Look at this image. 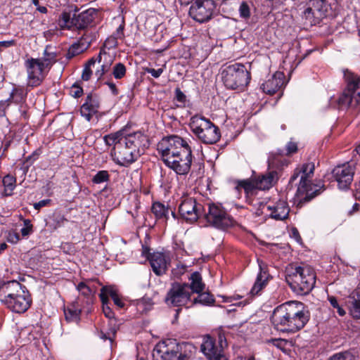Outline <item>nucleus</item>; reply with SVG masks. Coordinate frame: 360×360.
I'll return each mask as SVG.
<instances>
[{"instance_id":"obj_1","label":"nucleus","mask_w":360,"mask_h":360,"mask_svg":"<svg viewBox=\"0 0 360 360\" xmlns=\"http://www.w3.org/2000/svg\"><path fill=\"white\" fill-rule=\"evenodd\" d=\"M309 319V312L301 302H290L277 307L271 321L278 331L294 333L301 330Z\"/></svg>"},{"instance_id":"obj_2","label":"nucleus","mask_w":360,"mask_h":360,"mask_svg":"<svg viewBox=\"0 0 360 360\" xmlns=\"http://www.w3.org/2000/svg\"><path fill=\"white\" fill-rule=\"evenodd\" d=\"M148 146L147 136L139 131L121 139L117 146L113 147L111 155L116 164L128 167L136 161L144 149Z\"/></svg>"},{"instance_id":"obj_3","label":"nucleus","mask_w":360,"mask_h":360,"mask_svg":"<svg viewBox=\"0 0 360 360\" xmlns=\"http://www.w3.org/2000/svg\"><path fill=\"white\" fill-rule=\"evenodd\" d=\"M195 347L190 343H177L173 340L159 342L154 348L153 360H190Z\"/></svg>"},{"instance_id":"obj_4","label":"nucleus","mask_w":360,"mask_h":360,"mask_svg":"<svg viewBox=\"0 0 360 360\" xmlns=\"http://www.w3.org/2000/svg\"><path fill=\"white\" fill-rule=\"evenodd\" d=\"M285 280L293 292L306 295L314 287L316 275L309 266H290L287 269Z\"/></svg>"},{"instance_id":"obj_5","label":"nucleus","mask_w":360,"mask_h":360,"mask_svg":"<svg viewBox=\"0 0 360 360\" xmlns=\"http://www.w3.org/2000/svg\"><path fill=\"white\" fill-rule=\"evenodd\" d=\"M221 78L226 88L242 91L249 84L251 76L243 64L234 63L223 69Z\"/></svg>"},{"instance_id":"obj_6","label":"nucleus","mask_w":360,"mask_h":360,"mask_svg":"<svg viewBox=\"0 0 360 360\" xmlns=\"http://www.w3.org/2000/svg\"><path fill=\"white\" fill-rule=\"evenodd\" d=\"M314 169V164L308 162L304 164L300 169L302 175L297 188V193L300 195L298 206H302L304 203L309 202L325 190L324 186H320L310 183Z\"/></svg>"},{"instance_id":"obj_7","label":"nucleus","mask_w":360,"mask_h":360,"mask_svg":"<svg viewBox=\"0 0 360 360\" xmlns=\"http://www.w3.org/2000/svg\"><path fill=\"white\" fill-rule=\"evenodd\" d=\"M189 125L193 133L205 144L216 143L221 137L219 129L204 117L193 116Z\"/></svg>"},{"instance_id":"obj_8","label":"nucleus","mask_w":360,"mask_h":360,"mask_svg":"<svg viewBox=\"0 0 360 360\" xmlns=\"http://www.w3.org/2000/svg\"><path fill=\"white\" fill-rule=\"evenodd\" d=\"M344 77L347 89L338 98V105L341 108H356L360 106V77L347 70L344 72Z\"/></svg>"},{"instance_id":"obj_9","label":"nucleus","mask_w":360,"mask_h":360,"mask_svg":"<svg viewBox=\"0 0 360 360\" xmlns=\"http://www.w3.org/2000/svg\"><path fill=\"white\" fill-rule=\"evenodd\" d=\"M191 140L184 139L179 136L172 135L162 140L158 145V150L162 158L174 157L182 154L183 152L192 153Z\"/></svg>"},{"instance_id":"obj_10","label":"nucleus","mask_w":360,"mask_h":360,"mask_svg":"<svg viewBox=\"0 0 360 360\" xmlns=\"http://www.w3.org/2000/svg\"><path fill=\"white\" fill-rule=\"evenodd\" d=\"M96 11L94 9H87L79 13L76 11L70 13L63 12L59 17L58 22L62 28L77 30H86L93 22Z\"/></svg>"},{"instance_id":"obj_11","label":"nucleus","mask_w":360,"mask_h":360,"mask_svg":"<svg viewBox=\"0 0 360 360\" xmlns=\"http://www.w3.org/2000/svg\"><path fill=\"white\" fill-rule=\"evenodd\" d=\"M202 217L210 225L220 229L231 227L235 224L234 219L219 204H207V208L204 207Z\"/></svg>"},{"instance_id":"obj_12","label":"nucleus","mask_w":360,"mask_h":360,"mask_svg":"<svg viewBox=\"0 0 360 360\" xmlns=\"http://www.w3.org/2000/svg\"><path fill=\"white\" fill-rule=\"evenodd\" d=\"M165 302L168 306L186 307L191 304V292L188 291V283L175 282L172 284L171 288L165 297Z\"/></svg>"},{"instance_id":"obj_13","label":"nucleus","mask_w":360,"mask_h":360,"mask_svg":"<svg viewBox=\"0 0 360 360\" xmlns=\"http://www.w3.org/2000/svg\"><path fill=\"white\" fill-rule=\"evenodd\" d=\"M214 0H195L189 9V15L195 21L203 23L211 20L216 13Z\"/></svg>"},{"instance_id":"obj_14","label":"nucleus","mask_w":360,"mask_h":360,"mask_svg":"<svg viewBox=\"0 0 360 360\" xmlns=\"http://www.w3.org/2000/svg\"><path fill=\"white\" fill-rule=\"evenodd\" d=\"M204 207L197 202L195 198L183 196L179 206V213L182 219L188 222L193 223L202 216Z\"/></svg>"},{"instance_id":"obj_15","label":"nucleus","mask_w":360,"mask_h":360,"mask_svg":"<svg viewBox=\"0 0 360 360\" xmlns=\"http://www.w3.org/2000/svg\"><path fill=\"white\" fill-rule=\"evenodd\" d=\"M49 63L43 62L40 58H29L25 60V66L27 72V85L32 87L38 86L44 79V70Z\"/></svg>"},{"instance_id":"obj_16","label":"nucleus","mask_w":360,"mask_h":360,"mask_svg":"<svg viewBox=\"0 0 360 360\" xmlns=\"http://www.w3.org/2000/svg\"><path fill=\"white\" fill-rule=\"evenodd\" d=\"M192 153H185L176 155L174 157L163 158L162 160L165 164L177 174L184 175L189 172L192 164Z\"/></svg>"},{"instance_id":"obj_17","label":"nucleus","mask_w":360,"mask_h":360,"mask_svg":"<svg viewBox=\"0 0 360 360\" xmlns=\"http://www.w3.org/2000/svg\"><path fill=\"white\" fill-rule=\"evenodd\" d=\"M332 173L339 188L348 189L353 181L355 167L353 164H343L335 167Z\"/></svg>"},{"instance_id":"obj_18","label":"nucleus","mask_w":360,"mask_h":360,"mask_svg":"<svg viewBox=\"0 0 360 360\" xmlns=\"http://www.w3.org/2000/svg\"><path fill=\"white\" fill-rule=\"evenodd\" d=\"M153 272L157 276H161L166 273L170 265V257L168 253L155 252L148 256Z\"/></svg>"},{"instance_id":"obj_19","label":"nucleus","mask_w":360,"mask_h":360,"mask_svg":"<svg viewBox=\"0 0 360 360\" xmlns=\"http://www.w3.org/2000/svg\"><path fill=\"white\" fill-rule=\"evenodd\" d=\"M31 302L30 293L27 290L8 300H6L4 304L13 312L24 313L30 307Z\"/></svg>"},{"instance_id":"obj_20","label":"nucleus","mask_w":360,"mask_h":360,"mask_svg":"<svg viewBox=\"0 0 360 360\" xmlns=\"http://www.w3.org/2000/svg\"><path fill=\"white\" fill-rule=\"evenodd\" d=\"M201 350L210 360H228L224 354V348L217 345L216 341L210 337L204 340Z\"/></svg>"},{"instance_id":"obj_21","label":"nucleus","mask_w":360,"mask_h":360,"mask_svg":"<svg viewBox=\"0 0 360 360\" xmlns=\"http://www.w3.org/2000/svg\"><path fill=\"white\" fill-rule=\"evenodd\" d=\"M27 290L25 285H22L15 280L4 283L0 286V300L1 302L4 303L6 300H8L12 297L17 296V295L21 294Z\"/></svg>"},{"instance_id":"obj_22","label":"nucleus","mask_w":360,"mask_h":360,"mask_svg":"<svg viewBox=\"0 0 360 360\" xmlns=\"http://www.w3.org/2000/svg\"><path fill=\"white\" fill-rule=\"evenodd\" d=\"M100 108V99L98 95L90 94L84 104L81 106L80 113L87 121H90L92 116L97 113Z\"/></svg>"},{"instance_id":"obj_23","label":"nucleus","mask_w":360,"mask_h":360,"mask_svg":"<svg viewBox=\"0 0 360 360\" xmlns=\"http://www.w3.org/2000/svg\"><path fill=\"white\" fill-rule=\"evenodd\" d=\"M311 7H309L304 11V16L307 19L311 18L315 15H319V18L326 16L330 9V0H311Z\"/></svg>"},{"instance_id":"obj_24","label":"nucleus","mask_w":360,"mask_h":360,"mask_svg":"<svg viewBox=\"0 0 360 360\" xmlns=\"http://www.w3.org/2000/svg\"><path fill=\"white\" fill-rule=\"evenodd\" d=\"M285 84V75L282 72H276L269 79L261 86L263 91L267 94L273 95Z\"/></svg>"},{"instance_id":"obj_25","label":"nucleus","mask_w":360,"mask_h":360,"mask_svg":"<svg viewBox=\"0 0 360 360\" xmlns=\"http://www.w3.org/2000/svg\"><path fill=\"white\" fill-rule=\"evenodd\" d=\"M269 211V217L276 220H284L288 218L290 209L287 202L283 200L277 202L274 205L270 206L264 205L262 212Z\"/></svg>"},{"instance_id":"obj_26","label":"nucleus","mask_w":360,"mask_h":360,"mask_svg":"<svg viewBox=\"0 0 360 360\" xmlns=\"http://www.w3.org/2000/svg\"><path fill=\"white\" fill-rule=\"evenodd\" d=\"M262 262H260L259 266L260 272L257 276L256 281L250 290L252 295H257L259 292L266 285L268 281V274L263 270Z\"/></svg>"},{"instance_id":"obj_27","label":"nucleus","mask_w":360,"mask_h":360,"mask_svg":"<svg viewBox=\"0 0 360 360\" xmlns=\"http://www.w3.org/2000/svg\"><path fill=\"white\" fill-rule=\"evenodd\" d=\"M277 179V172L271 171L259 176L256 181L257 182V189L266 190L271 187Z\"/></svg>"},{"instance_id":"obj_28","label":"nucleus","mask_w":360,"mask_h":360,"mask_svg":"<svg viewBox=\"0 0 360 360\" xmlns=\"http://www.w3.org/2000/svg\"><path fill=\"white\" fill-rule=\"evenodd\" d=\"M198 296L191 299V302L188 307H191L195 304H202L204 306L213 305L215 302L214 297L209 292L201 291V292H196Z\"/></svg>"},{"instance_id":"obj_29","label":"nucleus","mask_w":360,"mask_h":360,"mask_svg":"<svg viewBox=\"0 0 360 360\" xmlns=\"http://www.w3.org/2000/svg\"><path fill=\"white\" fill-rule=\"evenodd\" d=\"M188 279L191 281V283L188 284V290H191V294L201 292L205 290V284L202 282V276L199 272H193Z\"/></svg>"},{"instance_id":"obj_30","label":"nucleus","mask_w":360,"mask_h":360,"mask_svg":"<svg viewBox=\"0 0 360 360\" xmlns=\"http://www.w3.org/2000/svg\"><path fill=\"white\" fill-rule=\"evenodd\" d=\"M349 314L355 319H360V294L351 297L348 302Z\"/></svg>"},{"instance_id":"obj_31","label":"nucleus","mask_w":360,"mask_h":360,"mask_svg":"<svg viewBox=\"0 0 360 360\" xmlns=\"http://www.w3.org/2000/svg\"><path fill=\"white\" fill-rule=\"evenodd\" d=\"M101 293H105L107 295V297L110 296L112 299L115 304L119 308H123L124 306V303L119 297L115 289L112 287H103L101 289Z\"/></svg>"},{"instance_id":"obj_32","label":"nucleus","mask_w":360,"mask_h":360,"mask_svg":"<svg viewBox=\"0 0 360 360\" xmlns=\"http://www.w3.org/2000/svg\"><path fill=\"white\" fill-rule=\"evenodd\" d=\"M152 212L158 219H167L169 208L165 207V205L160 202H155L152 205Z\"/></svg>"},{"instance_id":"obj_33","label":"nucleus","mask_w":360,"mask_h":360,"mask_svg":"<svg viewBox=\"0 0 360 360\" xmlns=\"http://www.w3.org/2000/svg\"><path fill=\"white\" fill-rule=\"evenodd\" d=\"M252 6L253 3L251 1H241L238 8L240 17L245 20L250 18Z\"/></svg>"},{"instance_id":"obj_34","label":"nucleus","mask_w":360,"mask_h":360,"mask_svg":"<svg viewBox=\"0 0 360 360\" xmlns=\"http://www.w3.org/2000/svg\"><path fill=\"white\" fill-rule=\"evenodd\" d=\"M127 135H124L122 131H117L114 134H110L104 136V141L108 146H114L116 147L117 145L121 141V139H124Z\"/></svg>"},{"instance_id":"obj_35","label":"nucleus","mask_w":360,"mask_h":360,"mask_svg":"<svg viewBox=\"0 0 360 360\" xmlns=\"http://www.w3.org/2000/svg\"><path fill=\"white\" fill-rule=\"evenodd\" d=\"M15 177L11 175H6L3 179V185L4 186V193L6 195H11L15 187Z\"/></svg>"},{"instance_id":"obj_36","label":"nucleus","mask_w":360,"mask_h":360,"mask_svg":"<svg viewBox=\"0 0 360 360\" xmlns=\"http://www.w3.org/2000/svg\"><path fill=\"white\" fill-rule=\"evenodd\" d=\"M77 289L82 295L87 299V303H91L92 302L93 292L85 283H79L77 286Z\"/></svg>"},{"instance_id":"obj_37","label":"nucleus","mask_w":360,"mask_h":360,"mask_svg":"<svg viewBox=\"0 0 360 360\" xmlns=\"http://www.w3.org/2000/svg\"><path fill=\"white\" fill-rule=\"evenodd\" d=\"M237 189L243 188L247 193H252L255 189L257 188V182L250 180H243L238 183Z\"/></svg>"},{"instance_id":"obj_38","label":"nucleus","mask_w":360,"mask_h":360,"mask_svg":"<svg viewBox=\"0 0 360 360\" xmlns=\"http://www.w3.org/2000/svg\"><path fill=\"white\" fill-rule=\"evenodd\" d=\"M101 300L103 304V311L104 315L109 319H114V312L108 306V297L105 293H100L99 295Z\"/></svg>"},{"instance_id":"obj_39","label":"nucleus","mask_w":360,"mask_h":360,"mask_svg":"<svg viewBox=\"0 0 360 360\" xmlns=\"http://www.w3.org/2000/svg\"><path fill=\"white\" fill-rule=\"evenodd\" d=\"M95 34L92 33L91 32L86 31L79 39L78 42L80 43V44L82 46L83 49L86 50L89 46H90L91 43L95 40Z\"/></svg>"},{"instance_id":"obj_40","label":"nucleus","mask_w":360,"mask_h":360,"mask_svg":"<svg viewBox=\"0 0 360 360\" xmlns=\"http://www.w3.org/2000/svg\"><path fill=\"white\" fill-rule=\"evenodd\" d=\"M84 51L85 49H82V46L79 42L75 43L69 48L68 53H66V58L70 59L75 56H77L79 53L84 52Z\"/></svg>"},{"instance_id":"obj_41","label":"nucleus","mask_w":360,"mask_h":360,"mask_svg":"<svg viewBox=\"0 0 360 360\" xmlns=\"http://www.w3.org/2000/svg\"><path fill=\"white\" fill-rule=\"evenodd\" d=\"M110 179V175L108 171L101 170L97 172L96 175L92 178V181L94 184H98L103 182L108 181Z\"/></svg>"},{"instance_id":"obj_42","label":"nucleus","mask_w":360,"mask_h":360,"mask_svg":"<svg viewBox=\"0 0 360 360\" xmlns=\"http://www.w3.org/2000/svg\"><path fill=\"white\" fill-rule=\"evenodd\" d=\"M354 355L349 351L339 352L333 355L328 360H354Z\"/></svg>"},{"instance_id":"obj_43","label":"nucleus","mask_w":360,"mask_h":360,"mask_svg":"<svg viewBox=\"0 0 360 360\" xmlns=\"http://www.w3.org/2000/svg\"><path fill=\"white\" fill-rule=\"evenodd\" d=\"M25 93L22 89H15L13 90L11 94L9 100H12L13 102L15 103H19L24 100Z\"/></svg>"},{"instance_id":"obj_44","label":"nucleus","mask_w":360,"mask_h":360,"mask_svg":"<svg viewBox=\"0 0 360 360\" xmlns=\"http://www.w3.org/2000/svg\"><path fill=\"white\" fill-rule=\"evenodd\" d=\"M126 74V67L124 64L118 63L113 67L112 75L115 79H122Z\"/></svg>"},{"instance_id":"obj_45","label":"nucleus","mask_w":360,"mask_h":360,"mask_svg":"<svg viewBox=\"0 0 360 360\" xmlns=\"http://www.w3.org/2000/svg\"><path fill=\"white\" fill-rule=\"evenodd\" d=\"M112 64V60L110 59L109 61L101 65V68L97 70L95 72L98 79H101L104 74L110 70Z\"/></svg>"},{"instance_id":"obj_46","label":"nucleus","mask_w":360,"mask_h":360,"mask_svg":"<svg viewBox=\"0 0 360 360\" xmlns=\"http://www.w3.org/2000/svg\"><path fill=\"white\" fill-rule=\"evenodd\" d=\"M328 301L330 302L331 306H333V308L337 309V312L340 316H343L346 314L345 311L342 308L341 306H340L337 299L335 297H328Z\"/></svg>"},{"instance_id":"obj_47","label":"nucleus","mask_w":360,"mask_h":360,"mask_svg":"<svg viewBox=\"0 0 360 360\" xmlns=\"http://www.w3.org/2000/svg\"><path fill=\"white\" fill-rule=\"evenodd\" d=\"M79 314L80 311H77L71 309L65 310V319L70 321H77L79 319Z\"/></svg>"},{"instance_id":"obj_48","label":"nucleus","mask_w":360,"mask_h":360,"mask_svg":"<svg viewBox=\"0 0 360 360\" xmlns=\"http://www.w3.org/2000/svg\"><path fill=\"white\" fill-rule=\"evenodd\" d=\"M70 94L74 98H79L83 94V89L80 86L75 83L71 86Z\"/></svg>"},{"instance_id":"obj_49","label":"nucleus","mask_w":360,"mask_h":360,"mask_svg":"<svg viewBox=\"0 0 360 360\" xmlns=\"http://www.w3.org/2000/svg\"><path fill=\"white\" fill-rule=\"evenodd\" d=\"M285 155H290L297 151V144L294 141H289L285 146Z\"/></svg>"},{"instance_id":"obj_50","label":"nucleus","mask_w":360,"mask_h":360,"mask_svg":"<svg viewBox=\"0 0 360 360\" xmlns=\"http://www.w3.org/2000/svg\"><path fill=\"white\" fill-rule=\"evenodd\" d=\"M32 232V225L30 224L29 220L25 221V226L21 229L20 233L22 236L25 237L29 236Z\"/></svg>"},{"instance_id":"obj_51","label":"nucleus","mask_w":360,"mask_h":360,"mask_svg":"<svg viewBox=\"0 0 360 360\" xmlns=\"http://www.w3.org/2000/svg\"><path fill=\"white\" fill-rule=\"evenodd\" d=\"M217 345H220L221 348H225L227 347V342L224 333L219 332L217 334Z\"/></svg>"},{"instance_id":"obj_52","label":"nucleus","mask_w":360,"mask_h":360,"mask_svg":"<svg viewBox=\"0 0 360 360\" xmlns=\"http://www.w3.org/2000/svg\"><path fill=\"white\" fill-rule=\"evenodd\" d=\"M175 98L176 101L180 103H185L186 99V95L180 90L179 88H176L175 89Z\"/></svg>"},{"instance_id":"obj_53","label":"nucleus","mask_w":360,"mask_h":360,"mask_svg":"<svg viewBox=\"0 0 360 360\" xmlns=\"http://www.w3.org/2000/svg\"><path fill=\"white\" fill-rule=\"evenodd\" d=\"M146 72L150 74L153 77L158 78L163 72V69L159 68V69L155 70L153 68H148L146 70Z\"/></svg>"},{"instance_id":"obj_54","label":"nucleus","mask_w":360,"mask_h":360,"mask_svg":"<svg viewBox=\"0 0 360 360\" xmlns=\"http://www.w3.org/2000/svg\"><path fill=\"white\" fill-rule=\"evenodd\" d=\"M92 71L91 70V68L85 66L82 75V79L84 81H88L90 79Z\"/></svg>"},{"instance_id":"obj_55","label":"nucleus","mask_w":360,"mask_h":360,"mask_svg":"<svg viewBox=\"0 0 360 360\" xmlns=\"http://www.w3.org/2000/svg\"><path fill=\"white\" fill-rule=\"evenodd\" d=\"M20 240V235L17 233H11L8 236V240L12 243H17Z\"/></svg>"},{"instance_id":"obj_56","label":"nucleus","mask_w":360,"mask_h":360,"mask_svg":"<svg viewBox=\"0 0 360 360\" xmlns=\"http://www.w3.org/2000/svg\"><path fill=\"white\" fill-rule=\"evenodd\" d=\"M45 54L46 55V56H45L44 58L41 59L43 62H45V63H49L50 62V64L49 65H51L53 63L55 62V54L54 53H47L46 54V51H45Z\"/></svg>"},{"instance_id":"obj_57","label":"nucleus","mask_w":360,"mask_h":360,"mask_svg":"<svg viewBox=\"0 0 360 360\" xmlns=\"http://www.w3.org/2000/svg\"><path fill=\"white\" fill-rule=\"evenodd\" d=\"M15 44V40L1 41H0V51L2 49L8 48V47L14 46Z\"/></svg>"},{"instance_id":"obj_58","label":"nucleus","mask_w":360,"mask_h":360,"mask_svg":"<svg viewBox=\"0 0 360 360\" xmlns=\"http://www.w3.org/2000/svg\"><path fill=\"white\" fill-rule=\"evenodd\" d=\"M50 202H51V200H50V199H46V200H40L39 202H36V203L34 205V207L36 210H39V209H40V208H41L42 207H44V206H46V205H48Z\"/></svg>"},{"instance_id":"obj_59","label":"nucleus","mask_w":360,"mask_h":360,"mask_svg":"<svg viewBox=\"0 0 360 360\" xmlns=\"http://www.w3.org/2000/svg\"><path fill=\"white\" fill-rule=\"evenodd\" d=\"M105 84L109 86L110 89L111 90L112 93L114 95L118 94V90L116 87V85L114 83L110 82H106Z\"/></svg>"},{"instance_id":"obj_60","label":"nucleus","mask_w":360,"mask_h":360,"mask_svg":"<svg viewBox=\"0 0 360 360\" xmlns=\"http://www.w3.org/2000/svg\"><path fill=\"white\" fill-rule=\"evenodd\" d=\"M300 175H302L301 170L298 171L297 169H296L292 176L290 179V183H293L299 177Z\"/></svg>"},{"instance_id":"obj_61","label":"nucleus","mask_w":360,"mask_h":360,"mask_svg":"<svg viewBox=\"0 0 360 360\" xmlns=\"http://www.w3.org/2000/svg\"><path fill=\"white\" fill-rule=\"evenodd\" d=\"M292 236H295V238H296V240L297 241H300L301 240V237H300V236L299 234V232L297 230V229H292Z\"/></svg>"},{"instance_id":"obj_62","label":"nucleus","mask_w":360,"mask_h":360,"mask_svg":"<svg viewBox=\"0 0 360 360\" xmlns=\"http://www.w3.org/2000/svg\"><path fill=\"white\" fill-rule=\"evenodd\" d=\"M355 196L358 200H360V181L359 183L356 186Z\"/></svg>"},{"instance_id":"obj_63","label":"nucleus","mask_w":360,"mask_h":360,"mask_svg":"<svg viewBox=\"0 0 360 360\" xmlns=\"http://www.w3.org/2000/svg\"><path fill=\"white\" fill-rule=\"evenodd\" d=\"M149 251H150V249L148 247H143V252L142 253L144 256L146 257L147 259H148V255L153 254V253H150Z\"/></svg>"},{"instance_id":"obj_64","label":"nucleus","mask_w":360,"mask_h":360,"mask_svg":"<svg viewBox=\"0 0 360 360\" xmlns=\"http://www.w3.org/2000/svg\"><path fill=\"white\" fill-rule=\"evenodd\" d=\"M96 60L94 58H91L86 64L85 66L91 68V66L95 65Z\"/></svg>"}]
</instances>
